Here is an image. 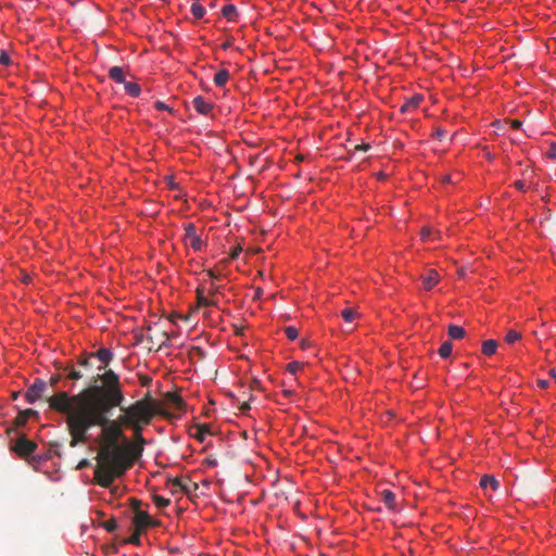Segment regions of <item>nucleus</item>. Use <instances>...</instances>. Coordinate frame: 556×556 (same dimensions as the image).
I'll list each match as a JSON object with an SVG mask.
<instances>
[{
    "label": "nucleus",
    "instance_id": "1",
    "mask_svg": "<svg viewBox=\"0 0 556 556\" xmlns=\"http://www.w3.org/2000/svg\"><path fill=\"white\" fill-rule=\"evenodd\" d=\"M100 362L98 374L92 378V384L78 394L70 395L65 391L58 392L48 399L49 406L66 418V426L71 434V446L79 442H88V430L93 426L100 427L96 437L100 448L97 452H123L122 450H108L116 447L122 437L121 425L110 420L108 414L113 407L119 406L124 401L119 376L106 367L113 361L114 354L108 348H101L91 353Z\"/></svg>",
    "mask_w": 556,
    "mask_h": 556
},
{
    "label": "nucleus",
    "instance_id": "2",
    "mask_svg": "<svg viewBox=\"0 0 556 556\" xmlns=\"http://www.w3.org/2000/svg\"><path fill=\"white\" fill-rule=\"evenodd\" d=\"M142 454H96L93 482L109 488L122 477Z\"/></svg>",
    "mask_w": 556,
    "mask_h": 556
},
{
    "label": "nucleus",
    "instance_id": "3",
    "mask_svg": "<svg viewBox=\"0 0 556 556\" xmlns=\"http://www.w3.org/2000/svg\"><path fill=\"white\" fill-rule=\"evenodd\" d=\"M153 417V410L149 403L143 401H138L131 406H129L125 414L119 417L121 422L131 428L136 435V444L138 445V450H128L124 445L127 444L126 437L122 433L116 447H110L109 450H122L126 452H142L144 439L141 437V426L148 425Z\"/></svg>",
    "mask_w": 556,
    "mask_h": 556
},
{
    "label": "nucleus",
    "instance_id": "4",
    "mask_svg": "<svg viewBox=\"0 0 556 556\" xmlns=\"http://www.w3.org/2000/svg\"><path fill=\"white\" fill-rule=\"evenodd\" d=\"M36 415L37 412L31 408L18 412L14 419L15 428L9 431L10 440L12 442L11 452H35L37 444L27 438L23 432V428L27 424L29 417Z\"/></svg>",
    "mask_w": 556,
    "mask_h": 556
},
{
    "label": "nucleus",
    "instance_id": "5",
    "mask_svg": "<svg viewBox=\"0 0 556 556\" xmlns=\"http://www.w3.org/2000/svg\"><path fill=\"white\" fill-rule=\"evenodd\" d=\"M182 242L187 248L192 249L194 252H200L206 248L207 242L197 232V227L193 223L185 224Z\"/></svg>",
    "mask_w": 556,
    "mask_h": 556
},
{
    "label": "nucleus",
    "instance_id": "6",
    "mask_svg": "<svg viewBox=\"0 0 556 556\" xmlns=\"http://www.w3.org/2000/svg\"><path fill=\"white\" fill-rule=\"evenodd\" d=\"M46 390L47 383L43 380L37 378L33 382V384L26 390L25 399L28 403H35L42 396Z\"/></svg>",
    "mask_w": 556,
    "mask_h": 556
},
{
    "label": "nucleus",
    "instance_id": "7",
    "mask_svg": "<svg viewBox=\"0 0 556 556\" xmlns=\"http://www.w3.org/2000/svg\"><path fill=\"white\" fill-rule=\"evenodd\" d=\"M197 294V308L200 307H217V299L208 298L206 295V289L203 283L199 285L195 289Z\"/></svg>",
    "mask_w": 556,
    "mask_h": 556
},
{
    "label": "nucleus",
    "instance_id": "8",
    "mask_svg": "<svg viewBox=\"0 0 556 556\" xmlns=\"http://www.w3.org/2000/svg\"><path fill=\"white\" fill-rule=\"evenodd\" d=\"M132 523L138 530H144L150 527H154L156 521L147 511H137L132 518Z\"/></svg>",
    "mask_w": 556,
    "mask_h": 556
},
{
    "label": "nucleus",
    "instance_id": "9",
    "mask_svg": "<svg viewBox=\"0 0 556 556\" xmlns=\"http://www.w3.org/2000/svg\"><path fill=\"white\" fill-rule=\"evenodd\" d=\"M422 288L426 291L432 290L440 281V276L435 269H429L425 275L420 276Z\"/></svg>",
    "mask_w": 556,
    "mask_h": 556
},
{
    "label": "nucleus",
    "instance_id": "10",
    "mask_svg": "<svg viewBox=\"0 0 556 556\" xmlns=\"http://www.w3.org/2000/svg\"><path fill=\"white\" fill-rule=\"evenodd\" d=\"M193 109L201 115H208L214 105L212 102L206 101V99L202 96H198L192 100Z\"/></svg>",
    "mask_w": 556,
    "mask_h": 556
},
{
    "label": "nucleus",
    "instance_id": "11",
    "mask_svg": "<svg viewBox=\"0 0 556 556\" xmlns=\"http://www.w3.org/2000/svg\"><path fill=\"white\" fill-rule=\"evenodd\" d=\"M28 465L33 466L35 469L49 460L52 454H18Z\"/></svg>",
    "mask_w": 556,
    "mask_h": 556
},
{
    "label": "nucleus",
    "instance_id": "12",
    "mask_svg": "<svg viewBox=\"0 0 556 556\" xmlns=\"http://www.w3.org/2000/svg\"><path fill=\"white\" fill-rule=\"evenodd\" d=\"M424 100V97L421 94H414L413 97H410L409 99H407L400 108V112L401 113H408L413 110H416L419 104L421 103V101Z\"/></svg>",
    "mask_w": 556,
    "mask_h": 556
},
{
    "label": "nucleus",
    "instance_id": "13",
    "mask_svg": "<svg viewBox=\"0 0 556 556\" xmlns=\"http://www.w3.org/2000/svg\"><path fill=\"white\" fill-rule=\"evenodd\" d=\"M167 405L177 410V412H185L186 410V403L182 400V397L176 393H168L166 396Z\"/></svg>",
    "mask_w": 556,
    "mask_h": 556
},
{
    "label": "nucleus",
    "instance_id": "14",
    "mask_svg": "<svg viewBox=\"0 0 556 556\" xmlns=\"http://www.w3.org/2000/svg\"><path fill=\"white\" fill-rule=\"evenodd\" d=\"M168 486L170 488L172 493L182 491L186 494L191 492V488L189 484L185 483L181 478L175 477L168 480Z\"/></svg>",
    "mask_w": 556,
    "mask_h": 556
},
{
    "label": "nucleus",
    "instance_id": "15",
    "mask_svg": "<svg viewBox=\"0 0 556 556\" xmlns=\"http://www.w3.org/2000/svg\"><path fill=\"white\" fill-rule=\"evenodd\" d=\"M108 75H109V78H111L113 81H115L117 84L124 85L126 83L125 72H124V68L121 66H112L109 70Z\"/></svg>",
    "mask_w": 556,
    "mask_h": 556
},
{
    "label": "nucleus",
    "instance_id": "16",
    "mask_svg": "<svg viewBox=\"0 0 556 556\" xmlns=\"http://www.w3.org/2000/svg\"><path fill=\"white\" fill-rule=\"evenodd\" d=\"M480 486L482 489L491 488L493 491H497L500 488V482L495 479L494 476L484 475L480 480Z\"/></svg>",
    "mask_w": 556,
    "mask_h": 556
},
{
    "label": "nucleus",
    "instance_id": "17",
    "mask_svg": "<svg viewBox=\"0 0 556 556\" xmlns=\"http://www.w3.org/2000/svg\"><path fill=\"white\" fill-rule=\"evenodd\" d=\"M222 14H223V16L227 21L235 22L237 20V16H238V11H237L236 5H233V4H226L222 9Z\"/></svg>",
    "mask_w": 556,
    "mask_h": 556
},
{
    "label": "nucleus",
    "instance_id": "18",
    "mask_svg": "<svg viewBox=\"0 0 556 556\" xmlns=\"http://www.w3.org/2000/svg\"><path fill=\"white\" fill-rule=\"evenodd\" d=\"M229 79V72L228 70H219L217 73H215L213 81L215 86L217 87H224Z\"/></svg>",
    "mask_w": 556,
    "mask_h": 556
},
{
    "label": "nucleus",
    "instance_id": "19",
    "mask_svg": "<svg viewBox=\"0 0 556 556\" xmlns=\"http://www.w3.org/2000/svg\"><path fill=\"white\" fill-rule=\"evenodd\" d=\"M124 89L125 92L132 98H138L141 94L140 85L134 81H126L124 84Z\"/></svg>",
    "mask_w": 556,
    "mask_h": 556
},
{
    "label": "nucleus",
    "instance_id": "20",
    "mask_svg": "<svg viewBox=\"0 0 556 556\" xmlns=\"http://www.w3.org/2000/svg\"><path fill=\"white\" fill-rule=\"evenodd\" d=\"M382 501L389 509L396 508L395 494L390 490H383L381 492Z\"/></svg>",
    "mask_w": 556,
    "mask_h": 556
},
{
    "label": "nucleus",
    "instance_id": "21",
    "mask_svg": "<svg viewBox=\"0 0 556 556\" xmlns=\"http://www.w3.org/2000/svg\"><path fill=\"white\" fill-rule=\"evenodd\" d=\"M497 342L495 340H485L482 343V353L486 356H491L496 352Z\"/></svg>",
    "mask_w": 556,
    "mask_h": 556
},
{
    "label": "nucleus",
    "instance_id": "22",
    "mask_svg": "<svg viewBox=\"0 0 556 556\" xmlns=\"http://www.w3.org/2000/svg\"><path fill=\"white\" fill-rule=\"evenodd\" d=\"M208 433L210 429L207 425H199L191 432V434L200 441H204L205 435Z\"/></svg>",
    "mask_w": 556,
    "mask_h": 556
},
{
    "label": "nucleus",
    "instance_id": "23",
    "mask_svg": "<svg viewBox=\"0 0 556 556\" xmlns=\"http://www.w3.org/2000/svg\"><path fill=\"white\" fill-rule=\"evenodd\" d=\"M448 336L454 340L463 339L465 336V329L462 326L451 325L448 327Z\"/></svg>",
    "mask_w": 556,
    "mask_h": 556
},
{
    "label": "nucleus",
    "instance_id": "24",
    "mask_svg": "<svg viewBox=\"0 0 556 556\" xmlns=\"http://www.w3.org/2000/svg\"><path fill=\"white\" fill-rule=\"evenodd\" d=\"M190 11L195 20L203 18L206 13L205 8L202 4H200L199 2L192 3Z\"/></svg>",
    "mask_w": 556,
    "mask_h": 556
},
{
    "label": "nucleus",
    "instance_id": "25",
    "mask_svg": "<svg viewBox=\"0 0 556 556\" xmlns=\"http://www.w3.org/2000/svg\"><path fill=\"white\" fill-rule=\"evenodd\" d=\"M224 287L220 285L215 283L214 281H211L210 288L206 290V295L208 298L216 299V295L223 293Z\"/></svg>",
    "mask_w": 556,
    "mask_h": 556
},
{
    "label": "nucleus",
    "instance_id": "26",
    "mask_svg": "<svg viewBox=\"0 0 556 556\" xmlns=\"http://www.w3.org/2000/svg\"><path fill=\"white\" fill-rule=\"evenodd\" d=\"M452 351H453V344L450 341H445L439 348L438 353L442 358H447L452 354Z\"/></svg>",
    "mask_w": 556,
    "mask_h": 556
},
{
    "label": "nucleus",
    "instance_id": "27",
    "mask_svg": "<svg viewBox=\"0 0 556 556\" xmlns=\"http://www.w3.org/2000/svg\"><path fill=\"white\" fill-rule=\"evenodd\" d=\"M341 316L346 323H352L356 316L357 312L352 307H346L341 312Z\"/></svg>",
    "mask_w": 556,
    "mask_h": 556
},
{
    "label": "nucleus",
    "instance_id": "28",
    "mask_svg": "<svg viewBox=\"0 0 556 556\" xmlns=\"http://www.w3.org/2000/svg\"><path fill=\"white\" fill-rule=\"evenodd\" d=\"M64 371H65L66 377L72 380H78L83 377L81 371L75 369L73 366L66 367L64 369Z\"/></svg>",
    "mask_w": 556,
    "mask_h": 556
},
{
    "label": "nucleus",
    "instance_id": "29",
    "mask_svg": "<svg viewBox=\"0 0 556 556\" xmlns=\"http://www.w3.org/2000/svg\"><path fill=\"white\" fill-rule=\"evenodd\" d=\"M521 338L520 333L517 332L516 330H509L505 337V341L508 343V344H513L515 342H517L519 339Z\"/></svg>",
    "mask_w": 556,
    "mask_h": 556
},
{
    "label": "nucleus",
    "instance_id": "30",
    "mask_svg": "<svg viewBox=\"0 0 556 556\" xmlns=\"http://www.w3.org/2000/svg\"><path fill=\"white\" fill-rule=\"evenodd\" d=\"M153 502L154 504L156 505L157 508H164V507H167L170 503V501L168 498H165L161 495H154L153 496Z\"/></svg>",
    "mask_w": 556,
    "mask_h": 556
},
{
    "label": "nucleus",
    "instance_id": "31",
    "mask_svg": "<svg viewBox=\"0 0 556 556\" xmlns=\"http://www.w3.org/2000/svg\"><path fill=\"white\" fill-rule=\"evenodd\" d=\"M285 333L290 341H294L299 336L298 329L293 326L287 327Z\"/></svg>",
    "mask_w": 556,
    "mask_h": 556
},
{
    "label": "nucleus",
    "instance_id": "32",
    "mask_svg": "<svg viewBox=\"0 0 556 556\" xmlns=\"http://www.w3.org/2000/svg\"><path fill=\"white\" fill-rule=\"evenodd\" d=\"M92 358H93V356H91V353L86 354L84 356H80L79 359H78V365L83 366V367H86V368H89V367H91V359Z\"/></svg>",
    "mask_w": 556,
    "mask_h": 556
},
{
    "label": "nucleus",
    "instance_id": "33",
    "mask_svg": "<svg viewBox=\"0 0 556 556\" xmlns=\"http://www.w3.org/2000/svg\"><path fill=\"white\" fill-rule=\"evenodd\" d=\"M141 531L142 530H138V528H135V531L131 534V536L127 540V543L134 544V545H139L140 544V533H141Z\"/></svg>",
    "mask_w": 556,
    "mask_h": 556
},
{
    "label": "nucleus",
    "instance_id": "34",
    "mask_svg": "<svg viewBox=\"0 0 556 556\" xmlns=\"http://www.w3.org/2000/svg\"><path fill=\"white\" fill-rule=\"evenodd\" d=\"M102 527L108 531V532H114L117 528V523H116V520L114 518L112 519H109L106 521H104L102 523Z\"/></svg>",
    "mask_w": 556,
    "mask_h": 556
},
{
    "label": "nucleus",
    "instance_id": "35",
    "mask_svg": "<svg viewBox=\"0 0 556 556\" xmlns=\"http://www.w3.org/2000/svg\"><path fill=\"white\" fill-rule=\"evenodd\" d=\"M154 106L159 111H167L169 113H174V110L170 106H168L166 103H164L163 101H160V100L156 101L154 103Z\"/></svg>",
    "mask_w": 556,
    "mask_h": 556
},
{
    "label": "nucleus",
    "instance_id": "36",
    "mask_svg": "<svg viewBox=\"0 0 556 556\" xmlns=\"http://www.w3.org/2000/svg\"><path fill=\"white\" fill-rule=\"evenodd\" d=\"M301 367L302 364L299 362H291L288 364V370L292 374H295Z\"/></svg>",
    "mask_w": 556,
    "mask_h": 556
},
{
    "label": "nucleus",
    "instance_id": "37",
    "mask_svg": "<svg viewBox=\"0 0 556 556\" xmlns=\"http://www.w3.org/2000/svg\"><path fill=\"white\" fill-rule=\"evenodd\" d=\"M130 505H131V509L134 510L135 515L137 514V511H142V510L140 509V507H141V501L136 500V498H131V503H130Z\"/></svg>",
    "mask_w": 556,
    "mask_h": 556
},
{
    "label": "nucleus",
    "instance_id": "38",
    "mask_svg": "<svg viewBox=\"0 0 556 556\" xmlns=\"http://www.w3.org/2000/svg\"><path fill=\"white\" fill-rule=\"evenodd\" d=\"M241 252H242V248H241L240 245L235 247V248L231 250L230 254H229L230 260H236V258H238Z\"/></svg>",
    "mask_w": 556,
    "mask_h": 556
},
{
    "label": "nucleus",
    "instance_id": "39",
    "mask_svg": "<svg viewBox=\"0 0 556 556\" xmlns=\"http://www.w3.org/2000/svg\"><path fill=\"white\" fill-rule=\"evenodd\" d=\"M514 187L521 192L527 191V185L523 180L515 181Z\"/></svg>",
    "mask_w": 556,
    "mask_h": 556
},
{
    "label": "nucleus",
    "instance_id": "40",
    "mask_svg": "<svg viewBox=\"0 0 556 556\" xmlns=\"http://www.w3.org/2000/svg\"><path fill=\"white\" fill-rule=\"evenodd\" d=\"M446 135V131L443 128H437L433 132V137L438 140H442Z\"/></svg>",
    "mask_w": 556,
    "mask_h": 556
},
{
    "label": "nucleus",
    "instance_id": "41",
    "mask_svg": "<svg viewBox=\"0 0 556 556\" xmlns=\"http://www.w3.org/2000/svg\"><path fill=\"white\" fill-rule=\"evenodd\" d=\"M547 156L551 157V159H556V142H553L551 146H549V149L547 151Z\"/></svg>",
    "mask_w": 556,
    "mask_h": 556
},
{
    "label": "nucleus",
    "instance_id": "42",
    "mask_svg": "<svg viewBox=\"0 0 556 556\" xmlns=\"http://www.w3.org/2000/svg\"><path fill=\"white\" fill-rule=\"evenodd\" d=\"M10 62H11L10 56L5 52H2L1 55H0V64L9 65Z\"/></svg>",
    "mask_w": 556,
    "mask_h": 556
},
{
    "label": "nucleus",
    "instance_id": "43",
    "mask_svg": "<svg viewBox=\"0 0 556 556\" xmlns=\"http://www.w3.org/2000/svg\"><path fill=\"white\" fill-rule=\"evenodd\" d=\"M370 148H371V147H370V144H369V143H362V144H357V146H355L354 150H355V151L367 152Z\"/></svg>",
    "mask_w": 556,
    "mask_h": 556
},
{
    "label": "nucleus",
    "instance_id": "44",
    "mask_svg": "<svg viewBox=\"0 0 556 556\" xmlns=\"http://www.w3.org/2000/svg\"><path fill=\"white\" fill-rule=\"evenodd\" d=\"M205 274L214 282H215V280H217L219 278V275H217L213 269H206Z\"/></svg>",
    "mask_w": 556,
    "mask_h": 556
},
{
    "label": "nucleus",
    "instance_id": "45",
    "mask_svg": "<svg viewBox=\"0 0 556 556\" xmlns=\"http://www.w3.org/2000/svg\"><path fill=\"white\" fill-rule=\"evenodd\" d=\"M204 464L208 467H215L217 465V460L212 457H207L204 459Z\"/></svg>",
    "mask_w": 556,
    "mask_h": 556
},
{
    "label": "nucleus",
    "instance_id": "46",
    "mask_svg": "<svg viewBox=\"0 0 556 556\" xmlns=\"http://www.w3.org/2000/svg\"><path fill=\"white\" fill-rule=\"evenodd\" d=\"M431 236V230L429 228H422L421 230V238L424 240H428Z\"/></svg>",
    "mask_w": 556,
    "mask_h": 556
},
{
    "label": "nucleus",
    "instance_id": "47",
    "mask_svg": "<svg viewBox=\"0 0 556 556\" xmlns=\"http://www.w3.org/2000/svg\"><path fill=\"white\" fill-rule=\"evenodd\" d=\"M89 465H90L89 460H87V459H83V460H80V462L78 463V465H77V469H83V468H85V467H87V466H89Z\"/></svg>",
    "mask_w": 556,
    "mask_h": 556
},
{
    "label": "nucleus",
    "instance_id": "48",
    "mask_svg": "<svg viewBox=\"0 0 556 556\" xmlns=\"http://www.w3.org/2000/svg\"><path fill=\"white\" fill-rule=\"evenodd\" d=\"M538 386L541 389H546L548 387V381L547 380H538Z\"/></svg>",
    "mask_w": 556,
    "mask_h": 556
},
{
    "label": "nucleus",
    "instance_id": "49",
    "mask_svg": "<svg viewBox=\"0 0 556 556\" xmlns=\"http://www.w3.org/2000/svg\"><path fill=\"white\" fill-rule=\"evenodd\" d=\"M548 374H549V376H551V377L555 380V382H556V370H555V369H551Z\"/></svg>",
    "mask_w": 556,
    "mask_h": 556
},
{
    "label": "nucleus",
    "instance_id": "50",
    "mask_svg": "<svg viewBox=\"0 0 556 556\" xmlns=\"http://www.w3.org/2000/svg\"><path fill=\"white\" fill-rule=\"evenodd\" d=\"M59 381V378L58 377H52L51 378V386H55Z\"/></svg>",
    "mask_w": 556,
    "mask_h": 556
},
{
    "label": "nucleus",
    "instance_id": "51",
    "mask_svg": "<svg viewBox=\"0 0 556 556\" xmlns=\"http://www.w3.org/2000/svg\"><path fill=\"white\" fill-rule=\"evenodd\" d=\"M520 125H521V123L519 121H515L514 124H513V126L515 128H518Z\"/></svg>",
    "mask_w": 556,
    "mask_h": 556
},
{
    "label": "nucleus",
    "instance_id": "52",
    "mask_svg": "<svg viewBox=\"0 0 556 556\" xmlns=\"http://www.w3.org/2000/svg\"><path fill=\"white\" fill-rule=\"evenodd\" d=\"M328 462L331 463V464H336L337 463V459L332 458V457H327Z\"/></svg>",
    "mask_w": 556,
    "mask_h": 556
},
{
    "label": "nucleus",
    "instance_id": "53",
    "mask_svg": "<svg viewBox=\"0 0 556 556\" xmlns=\"http://www.w3.org/2000/svg\"><path fill=\"white\" fill-rule=\"evenodd\" d=\"M443 181H444V182H450V181H451V177H450V176H445V177L443 178Z\"/></svg>",
    "mask_w": 556,
    "mask_h": 556
},
{
    "label": "nucleus",
    "instance_id": "54",
    "mask_svg": "<svg viewBox=\"0 0 556 556\" xmlns=\"http://www.w3.org/2000/svg\"><path fill=\"white\" fill-rule=\"evenodd\" d=\"M192 489L193 490H197L198 489V485L195 483L192 484Z\"/></svg>",
    "mask_w": 556,
    "mask_h": 556
},
{
    "label": "nucleus",
    "instance_id": "55",
    "mask_svg": "<svg viewBox=\"0 0 556 556\" xmlns=\"http://www.w3.org/2000/svg\"><path fill=\"white\" fill-rule=\"evenodd\" d=\"M191 456H192V453H189L188 457H185V459H188Z\"/></svg>",
    "mask_w": 556,
    "mask_h": 556
}]
</instances>
